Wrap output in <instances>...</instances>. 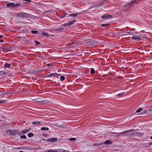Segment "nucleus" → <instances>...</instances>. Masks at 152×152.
<instances>
[{"mask_svg":"<svg viewBox=\"0 0 152 152\" xmlns=\"http://www.w3.org/2000/svg\"><path fill=\"white\" fill-rule=\"evenodd\" d=\"M60 79H61V81H62L63 80H64L65 79V77L63 76H61L60 77Z\"/></svg>","mask_w":152,"mask_h":152,"instance_id":"a878e982","label":"nucleus"},{"mask_svg":"<svg viewBox=\"0 0 152 152\" xmlns=\"http://www.w3.org/2000/svg\"><path fill=\"white\" fill-rule=\"evenodd\" d=\"M34 42L35 43L36 45H39L40 44V43L39 42L36 40Z\"/></svg>","mask_w":152,"mask_h":152,"instance_id":"c756f323","label":"nucleus"},{"mask_svg":"<svg viewBox=\"0 0 152 152\" xmlns=\"http://www.w3.org/2000/svg\"><path fill=\"white\" fill-rule=\"evenodd\" d=\"M3 37V36L0 35V38H1Z\"/></svg>","mask_w":152,"mask_h":152,"instance_id":"f704fd0d","label":"nucleus"},{"mask_svg":"<svg viewBox=\"0 0 152 152\" xmlns=\"http://www.w3.org/2000/svg\"><path fill=\"white\" fill-rule=\"evenodd\" d=\"M94 72H95V71L94 70V69L93 68H91V73L92 74H94Z\"/></svg>","mask_w":152,"mask_h":152,"instance_id":"cd10ccee","label":"nucleus"},{"mask_svg":"<svg viewBox=\"0 0 152 152\" xmlns=\"http://www.w3.org/2000/svg\"><path fill=\"white\" fill-rule=\"evenodd\" d=\"M31 32L32 34H37L38 32L37 31L33 30L31 31Z\"/></svg>","mask_w":152,"mask_h":152,"instance_id":"4be33fe9","label":"nucleus"},{"mask_svg":"<svg viewBox=\"0 0 152 152\" xmlns=\"http://www.w3.org/2000/svg\"><path fill=\"white\" fill-rule=\"evenodd\" d=\"M19 152H24L23 151H20Z\"/></svg>","mask_w":152,"mask_h":152,"instance_id":"ea45409f","label":"nucleus"},{"mask_svg":"<svg viewBox=\"0 0 152 152\" xmlns=\"http://www.w3.org/2000/svg\"><path fill=\"white\" fill-rule=\"evenodd\" d=\"M57 140V139L56 138L53 137L47 139L46 140L48 142H53L56 141Z\"/></svg>","mask_w":152,"mask_h":152,"instance_id":"1a4fd4ad","label":"nucleus"},{"mask_svg":"<svg viewBox=\"0 0 152 152\" xmlns=\"http://www.w3.org/2000/svg\"><path fill=\"white\" fill-rule=\"evenodd\" d=\"M6 101L5 100H0V104L5 103L6 102Z\"/></svg>","mask_w":152,"mask_h":152,"instance_id":"c85d7f7f","label":"nucleus"},{"mask_svg":"<svg viewBox=\"0 0 152 152\" xmlns=\"http://www.w3.org/2000/svg\"><path fill=\"white\" fill-rule=\"evenodd\" d=\"M7 73V72L5 70L0 71V76L5 75Z\"/></svg>","mask_w":152,"mask_h":152,"instance_id":"9b49d317","label":"nucleus"},{"mask_svg":"<svg viewBox=\"0 0 152 152\" xmlns=\"http://www.w3.org/2000/svg\"><path fill=\"white\" fill-rule=\"evenodd\" d=\"M29 131V129H25L23 130L22 131V134H25L26 133L28 132Z\"/></svg>","mask_w":152,"mask_h":152,"instance_id":"f3484780","label":"nucleus"},{"mask_svg":"<svg viewBox=\"0 0 152 152\" xmlns=\"http://www.w3.org/2000/svg\"><path fill=\"white\" fill-rule=\"evenodd\" d=\"M80 14V13H72L69 14V15H68V17H72V18H75L77 17L78 14Z\"/></svg>","mask_w":152,"mask_h":152,"instance_id":"423d86ee","label":"nucleus"},{"mask_svg":"<svg viewBox=\"0 0 152 152\" xmlns=\"http://www.w3.org/2000/svg\"><path fill=\"white\" fill-rule=\"evenodd\" d=\"M141 37H143V36H141Z\"/></svg>","mask_w":152,"mask_h":152,"instance_id":"79ce46f5","label":"nucleus"},{"mask_svg":"<svg viewBox=\"0 0 152 152\" xmlns=\"http://www.w3.org/2000/svg\"><path fill=\"white\" fill-rule=\"evenodd\" d=\"M47 66H49L50 65V64H47Z\"/></svg>","mask_w":152,"mask_h":152,"instance_id":"58836bf2","label":"nucleus"},{"mask_svg":"<svg viewBox=\"0 0 152 152\" xmlns=\"http://www.w3.org/2000/svg\"><path fill=\"white\" fill-rule=\"evenodd\" d=\"M44 152H58V149L55 150L49 149L48 150H45Z\"/></svg>","mask_w":152,"mask_h":152,"instance_id":"9d476101","label":"nucleus"},{"mask_svg":"<svg viewBox=\"0 0 152 152\" xmlns=\"http://www.w3.org/2000/svg\"><path fill=\"white\" fill-rule=\"evenodd\" d=\"M75 22H76L75 20H70L69 21V22L67 24V25H71L73 23H75Z\"/></svg>","mask_w":152,"mask_h":152,"instance_id":"f8f14e48","label":"nucleus"},{"mask_svg":"<svg viewBox=\"0 0 152 152\" xmlns=\"http://www.w3.org/2000/svg\"><path fill=\"white\" fill-rule=\"evenodd\" d=\"M58 152H69V151L67 150H65L62 148H60L58 149Z\"/></svg>","mask_w":152,"mask_h":152,"instance_id":"ddd939ff","label":"nucleus"},{"mask_svg":"<svg viewBox=\"0 0 152 152\" xmlns=\"http://www.w3.org/2000/svg\"><path fill=\"white\" fill-rule=\"evenodd\" d=\"M9 132L10 134L12 135H14L16 134V132L14 130H9Z\"/></svg>","mask_w":152,"mask_h":152,"instance_id":"4468645a","label":"nucleus"},{"mask_svg":"<svg viewBox=\"0 0 152 152\" xmlns=\"http://www.w3.org/2000/svg\"><path fill=\"white\" fill-rule=\"evenodd\" d=\"M134 131V130L133 129H132L130 130H128L127 131L123 132H122L121 133V134H124L125 133H126V132H133Z\"/></svg>","mask_w":152,"mask_h":152,"instance_id":"2eb2a0df","label":"nucleus"},{"mask_svg":"<svg viewBox=\"0 0 152 152\" xmlns=\"http://www.w3.org/2000/svg\"><path fill=\"white\" fill-rule=\"evenodd\" d=\"M26 137V136L25 135H23L20 137V138L21 139H25Z\"/></svg>","mask_w":152,"mask_h":152,"instance_id":"393cba45","label":"nucleus"},{"mask_svg":"<svg viewBox=\"0 0 152 152\" xmlns=\"http://www.w3.org/2000/svg\"><path fill=\"white\" fill-rule=\"evenodd\" d=\"M104 20H107V18H111L112 16L109 14L104 15L101 17Z\"/></svg>","mask_w":152,"mask_h":152,"instance_id":"7ed1b4c3","label":"nucleus"},{"mask_svg":"<svg viewBox=\"0 0 152 152\" xmlns=\"http://www.w3.org/2000/svg\"><path fill=\"white\" fill-rule=\"evenodd\" d=\"M42 34L45 37H48L49 36V34L46 32H42Z\"/></svg>","mask_w":152,"mask_h":152,"instance_id":"a211bd4d","label":"nucleus"},{"mask_svg":"<svg viewBox=\"0 0 152 152\" xmlns=\"http://www.w3.org/2000/svg\"><path fill=\"white\" fill-rule=\"evenodd\" d=\"M111 143V142L108 140H106L105 141L104 143L105 144H109Z\"/></svg>","mask_w":152,"mask_h":152,"instance_id":"b1692460","label":"nucleus"},{"mask_svg":"<svg viewBox=\"0 0 152 152\" xmlns=\"http://www.w3.org/2000/svg\"><path fill=\"white\" fill-rule=\"evenodd\" d=\"M69 140L70 141H74L75 140V138H70Z\"/></svg>","mask_w":152,"mask_h":152,"instance_id":"7c9ffc66","label":"nucleus"},{"mask_svg":"<svg viewBox=\"0 0 152 152\" xmlns=\"http://www.w3.org/2000/svg\"><path fill=\"white\" fill-rule=\"evenodd\" d=\"M0 42H3V41L2 40H0Z\"/></svg>","mask_w":152,"mask_h":152,"instance_id":"e433bc0d","label":"nucleus"},{"mask_svg":"<svg viewBox=\"0 0 152 152\" xmlns=\"http://www.w3.org/2000/svg\"><path fill=\"white\" fill-rule=\"evenodd\" d=\"M60 74H58L57 73H52L48 75V77H56L58 76H60Z\"/></svg>","mask_w":152,"mask_h":152,"instance_id":"39448f33","label":"nucleus"},{"mask_svg":"<svg viewBox=\"0 0 152 152\" xmlns=\"http://www.w3.org/2000/svg\"><path fill=\"white\" fill-rule=\"evenodd\" d=\"M34 136V134L31 133H30L28 134V137H31Z\"/></svg>","mask_w":152,"mask_h":152,"instance_id":"aec40b11","label":"nucleus"},{"mask_svg":"<svg viewBox=\"0 0 152 152\" xmlns=\"http://www.w3.org/2000/svg\"><path fill=\"white\" fill-rule=\"evenodd\" d=\"M150 138L152 140V136L150 137Z\"/></svg>","mask_w":152,"mask_h":152,"instance_id":"a19ab883","label":"nucleus"},{"mask_svg":"<svg viewBox=\"0 0 152 152\" xmlns=\"http://www.w3.org/2000/svg\"><path fill=\"white\" fill-rule=\"evenodd\" d=\"M11 66V64H9L6 63L4 65V67L5 68H9Z\"/></svg>","mask_w":152,"mask_h":152,"instance_id":"dca6fc26","label":"nucleus"},{"mask_svg":"<svg viewBox=\"0 0 152 152\" xmlns=\"http://www.w3.org/2000/svg\"><path fill=\"white\" fill-rule=\"evenodd\" d=\"M152 144V143L151 142H149V145H151Z\"/></svg>","mask_w":152,"mask_h":152,"instance_id":"4c0bfd02","label":"nucleus"},{"mask_svg":"<svg viewBox=\"0 0 152 152\" xmlns=\"http://www.w3.org/2000/svg\"><path fill=\"white\" fill-rule=\"evenodd\" d=\"M31 15L27 13L21 12L16 13V16L18 18H25L30 17Z\"/></svg>","mask_w":152,"mask_h":152,"instance_id":"f257e3e1","label":"nucleus"},{"mask_svg":"<svg viewBox=\"0 0 152 152\" xmlns=\"http://www.w3.org/2000/svg\"><path fill=\"white\" fill-rule=\"evenodd\" d=\"M41 130L42 131L48 130H49V128L46 127H42L41 128Z\"/></svg>","mask_w":152,"mask_h":152,"instance_id":"6ab92c4d","label":"nucleus"},{"mask_svg":"<svg viewBox=\"0 0 152 152\" xmlns=\"http://www.w3.org/2000/svg\"><path fill=\"white\" fill-rule=\"evenodd\" d=\"M145 111H144L142 112L140 114V115H143L144 114H145Z\"/></svg>","mask_w":152,"mask_h":152,"instance_id":"473e14b6","label":"nucleus"},{"mask_svg":"<svg viewBox=\"0 0 152 152\" xmlns=\"http://www.w3.org/2000/svg\"><path fill=\"white\" fill-rule=\"evenodd\" d=\"M124 94V93H120L119 94H118L117 96H118V97H120L123 95Z\"/></svg>","mask_w":152,"mask_h":152,"instance_id":"bb28decb","label":"nucleus"},{"mask_svg":"<svg viewBox=\"0 0 152 152\" xmlns=\"http://www.w3.org/2000/svg\"><path fill=\"white\" fill-rule=\"evenodd\" d=\"M20 4L19 3L15 4V8L19 7L20 6Z\"/></svg>","mask_w":152,"mask_h":152,"instance_id":"412c9836","label":"nucleus"},{"mask_svg":"<svg viewBox=\"0 0 152 152\" xmlns=\"http://www.w3.org/2000/svg\"><path fill=\"white\" fill-rule=\"evenodd\" d=\"M107 24H102L101 25V26L102 27H104L105 26H107Z\"/></svg>","mask_w":152,"mask_h":152,"instance_id":"72a5a7b5","label":"nucleus"},{"mask_svg":"<svg viewBox=\"0 0 152 152\" xmlns=\"http://www.w3.org/2000/svg\"><path fill=\"white\" fill-rule=\"evenodd\" d=\"M132 39L136 40L137 41H140L141 40L140 37L138 36L137 37L132 36Z\"/></svg>","mask_w":152,"mask_h":152,"instance_id":"6e6552de","label":"nucleus"},{"mask_svg":"<svg viewBox=\"0 0 152 152\" xmlns=\"http://www.w3.org/2000/svg\"><path fill=\"white\" fill-rule=\"evenodd\" d=\"M137 0H134L133 1H132L131 2L126 4V6H132L133 5H135V4H136L135 3V2H137Z\"/></svg>","mask_w":152,"mask_h":152,"instance_id":"20e7f679","label":"nucleus"},{"mask_svg":"<svg viewBox=\"0 0 152 152\" xmlns=\"http://www.w3.org/2000/svg\"><path fill=\"white\" fill-rule=\"evenodd\" d=\"M7 7L8 8H15V3L12 2H10L7 3L6 4Z\"/></svg>","mask_w":152,"mask_h":152,"instance_id":"f03ea898","label":"nucleus"},{"mask_svg":"<svg viewBox=\"0 0 152 152\" xmlns=\"http://www.w3.org/2000/svg\"><path fill=\"white\" fill-rule=\"evenodd\" d=\"M143 110V109L142 108H140L138 109V110H137L136 112L137 113H139L141 111H142Z\"/></svg>","mask_w":152,"mask_h":152,"instance_id":"5701e85b","label":"nucleus"},{"mask_svg":"<svg viewBox=\"0 0 152 152\" xmlns=\"http://www.w3.org/2000/svg\"><path fill=\"white\" fill-rule=\"evenodd\" d=\"M126 33H127L128 34H129V35H132V32H126Z\"/></svg>","mask_w":152,"mask_h":152,"instance_id":"2f4dec72","label":"nucleus"},{"mask_svg":"<svg viewBox=\"0 0 152 152\" xmlns=\"http://www.w3.org/2000/svg\"><path fill=\"white\" fill-rule=\"evenodd\" d=\"M32 124L34 126H38L40 125H41L42 124V123L39 121H36L33 122Z\"/></svg>","mask_w":152,"mask_h":152,"instance_id":"0eeeda50","label":"nucleus"},{"mask_svg":"<svg viewBox=\"0 0 152 152\" xmlns=\"http://www.w3.org/2000/svg\"><path fill=\"white\" fill-rule=\"evenodd\" d=\"M137 134H141V133H140V132L139 133H137Z\"/></svg>","mask_w":152,"mask_h":152,"instance_id":"c9c22d12","label":"nucleus"}]
</instances>
